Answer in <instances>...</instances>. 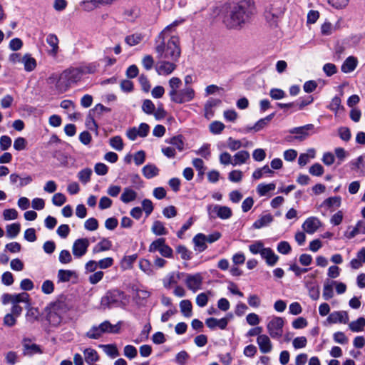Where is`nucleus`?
Returning <instances> with one entry per match:
<instances>
[{
  "label": "nucleus",
  "mask_w": 365,
  "mask_h": 365,
  "mask_svg": "<svg viewBox=\"0 0 365 365\" xmlns=\"http://www.w3.org/2000/svg\"><path fill=\"white\" fill-rule=\"evenodd\" d=\"M254 3L244 0L231 8L230 13L224 18L223 22L229 29L242 28L254 14Z\"/></svg>",
  "instance_id": "obj_1"
},
{
  "label": "nucleus",
  "mask_w": 365,
  "mask_h": 365,
  "mask_svg": "<svg viewBox=\"0 0 365 365\" xmlns=\"http://www.w3.org/2000/svg\"><path fill=\"white\" fill-rule=\"evenodd\" d=\"M155 51L158 60L178 61L181 53L179 38L173 36L165 43L163 32H160L155 41Z\"/></svg>",
  "instance_id": "obj_2"
},
{
  "label": "nucleus",
  "mask_w": 365,
  "mask_h": 365,
  "mask_svg": "<svg viewBox=\"0 0 365 365\" xmlns=\"http://www.w3.org/2000/svg\"><path fill=\"white\" fill-rule=\"evenodd\" d=\"M169 96L172 102L182 104L195 98V92L191 86H184L180 89L182 81L178 77H173L169 81Z\"/></svg>",
  "instance_id": "obj_3"
},
{
  "label": "nucleus",
  "mask_w": 365,
  "mask_h": 365,
  "mask_svg": "<svg viewBox=\"0 0 365 365\" xmlns=\"http://www.w3.org/2000/svg\"><path fill=\"white\" fill-rule=\"evenodd\" d=\"M92 72L93 71L90 69L85 71L80 68H70L65 70L61 73V79L58 82L60 92H66L70 88L71 84L76 83L81 79L83 73Z\"/></svg>",
  "instance_id": "obj_4"
},
{
  "label": "nucleus",
  "mask_w": 365,
  "mask_h": 365,
  "mask_svg": "<svg viewBox=\"0 0 365 365\" xmlns=\"http://www.w3.org/2000/svg\"><path fill=\"white\" fill-rule=\"evenodd\" d=\"M284 12V7L280 1L268 5L264 12L267 23L272 27H276Z\"/></svg>",
  "instance_id": "obj_5"
},
{
  "label": "nucleus",
  "mask_w": 365,
  "mask_h": 365,
  "mask_svg": "<svg viewBox=\"0 0 365 365\" xmlns=\"http://www.w3.org/2000/svg\"><path fill=\"white\" fill-rule=\"evenodd\" d=\"M127 297L122 291L114 289L109 291L102 298L101 304L107 307H120L125 304Z\"/></svg>",
  "instance_id": "obj_6"
},
{
  "label": "nucleus",
  "mask_w": 365,
  "mask_h": 365,
  "mask_svg": "<svg viewBox=\"0 0 365 365\" xmlns=\"http://www.w3.org/2000/svg\"><path fill=\"white\" fill-rule=\"evenodd\" d=\"M207 210L212 218L219 217L221 220H227L232 215V210L227 206L209 205L207 207Z\"/></svg>",
  "instance_id": "obj_7"
},
{
  "label": "nucleus",
  "mask_w": 365,
  "mask_h": 365,
  "mask_svg": "<svg viewBox=\"0 0 365 365\" xmlns=\"http://www.w3.org/2000/svg\"><path fill=\"white\" fill-rule=\"evenodd\" d=\"M284 319L279 317H274L268 322L267 329L272 338H279L283 334Z\"/></svg>",
  "instance_id": "obj_8"
},
{
  "label": "nucleus",
  "mask_w": 365,
  "mask_h": 365,
  "mask_svg": "<svg viewBox=\"0 0 365 365\" xmlns=\"http://www.w3.org/2000/svg\"><path fill=\"white\" fill-rule=\"evenodd\" d=\"M157 251L164 257L170 258L173 256V250L165 244L164 238H158L150 245L149 252H155Z\"/></svg>",
  "instance_id": "obj_9"
},
{
  "label": "nucleus",
  "mask_w": 365,
  "mask_h": 365,
  "mask_svg": "<svg viewBox=\"0 0 365 365\" xmlns=\"http://www.w3.org/2000/svg\"><path fill=\"white\" fill-rule=\"evenodd\" d=\"M178 61H169L167 59L158 60L155 65V71L160 76H168L177 68L175 62Z\"/></svg>",
  "instance_id": "obj_10"
},
{
  "label": "nucleus",
  "mask_w": 365,
  "mask_h": 365,
  "mask_svg": "<svg viewBox=\"0 0 365 365\" xmlns=\"http://www.w3.org/2000/svg\"><path fill=\"white\" fill-rule=\"evenodd\" d=\"M90 242L87 238H80L75 240L72 246V252L75 257L80 258L87 252Z\"/></svg>",
  "instance_id": "obj_11"
},
{
  "label": "nucleus",
  "mask_w": 365,
  "mask_h": 365,
  "mask_svg": "<svg viewBox=\"0 0 365 365\" xmlns=\"http://www.w3.org/2000/svg\"><path fill=\"white\" fill-rule=\"evenodd\" d=\"M29 299V295L26 292H22L17 294H11L5 293L1 296V302L3 304H7L11 303L14 304H18L20 302H28Z\"/></svg>",
  "instance_id": "obj_12"
},
{
  "label": "nucleus",
  "mask_w": 365,
  "mask_h": 365,
  "mask_svg": "<svg viewBox=\"0 0 365 365\" xmlns=\"http://www.w3.org/2000/svg\"><path fill=\"white\" fill-rule=\"evenodd\" d=\"M185 284L189 289L193 292H196L197 290L201 289L202 277L200 273L187 274L185 279Z\"/></svg>",
  "instance_id": "obj_13"
},
{
  "label": "nucleus",
  "mask_w": 365,
  "mask_h": 365,
  "mask_svg": "<svg viewBox=\"0 0 365 365\" xmlns=\"http://www.w3.org/2000/svg\"><path fill=\"white\" fill-rule=\"evenodd\" d=\"M313 127L314 125L312 124H307L304 126L297 127L289 130L290 133L297 134L295 136L291 137V138L299 141L304 140L309 136L308 131L312 130Z\"/></svg>",
  "instance_id": "obj_14"
},
{
  "label": "nucleus",
  "mask_w": 365,
  "mask_h": 365,
  "mask_svg": "<svg viewBox=\"0 0 365 365\" xmlns=\"http://www.w3.org/2000/svg\"><path fill=\"white\" fill-rule=\"evenodd\" d=\"M274 117V114H270L264 118L259 119L253 126H247L244 128L245 133H250L252 131L258 132L264 128L272 120Z\"/></svg>",
  "instance_id": "obj_15"
},
{
  "label": "nucleus",
  "mask_w": 365,
  "mask_h": 365,
  "mask_svg": "<svg viewBox=\"0 0 365 365\" xmlns=\"http://www.w3.org/2000/svg\"><path fill=\"white\" fill-rule=\"evenodd\" d=\"M321 226L319 220L314 217L307 218L302 225L303 230L308 234L314 233Z\"/></svg>",
  "instance_id": "obj_16"
},
{
  "label": "nucleus",
  "mask_w": 365,
  "mask_h": 365,
  "mask_svg": "<svg viewBox=\"0 0 365 365\" xmlns=\"http://www.w3.org/2000/svg\"><path fill=\"white\" fill-rule=\"evenodd\" d=\"M257 343L263 354L269 353L272 349V344L268 336L262 334L257 336Z\"/></svg>",
  "instance_id": "obj_17"
},
{
  "label": "nucleus",
  "mask_w": 365,
  "mask_h": 365,
  "mask_svg": "<svg viewBox=\"0 0 365 365\" xmlns=\"http://www.w3.org/2000/svg\"><path fill=\"white\" fill-rule=\"evenodd\" d=\"M327 321L331 324H346L349 322V316L345 311L334 312L329 315Z\"/></svg>",
  "instance_id": "obj_18"
},
{
  "label": "nucleus",
  "mask_w": 365,
  "mask_h": 365,
  "mask_svg": "<svg viewBox=\"0 0 365 365\" xmlns=\"http://www.w3.org/2000/svg\"><path fill=\"white\" fill-rule=\"evenodd\" d=\"M23 347V354L25 356H32L36 354H42L41 347L36 344H32L30 339H26L24 340Z\"/></svg>",
  "instance_id": "obj_19"
},
{
  "label": "nucleus",
  "mask_w": 365,
  "mask_h": 365,
  "mask_svg": "<svg viewBox=\"0 0 365 365\" xmlns=\"http://www.w3.org/2000/svg\"><path fill=\"white\" fill-rule=\"evenodd\" d=\"M205 324L210 329H212L216 327H219L220 329H225L227 326L228 319L227 317H224L217 319L216 318L210 317L206 319Z\"/></svg>",
  "instance_id": "obj_20"
},
{
  "label": "nucleus",
  "mask_w": 365,
  "mask_h": 365,
  "mask_svg": "<svg viewBox=\"0 0 365 365\" xmlns=\"http://www.w3.org/2000/svg\"><path fill=\"white\" fill-rule=\"evenodd\" d=\"M262 257L265 259L267 264L269 266H274L278 261L279 257L274 252L271 248H265L262 253Z\"/></svg>",
  "instance_id": "obj_21"
},
{
  "label": "nucleus",
  "mask_w": 365,
  "mask_h": 365,
  "mask_svg": "<svg viewBox=\"0 0 365 365\" xmlns=\"http://www.w3.org/2000/svg\"><path fill=\"white\" fill-rule=\"evenodd\" d=\"M274 220L271 214H265L261 215L252 225L255 229H261L269 225Z\"/></svg>",
  "instance_id": "obj_22"
},
{
  "label": "nucleus",
  "mask_w": 365,
  "mask_h": 365,
  "mask_svg": "<svg viewBox=\"0 0 365 365\" xmlns=\"http://www.w3.org/2000/svg\"><path fill=\"white\" fill-rule=\"evenodd\" d=\"M51 307L62 316L71 309V306L66 300H58Z\"/></svg>",
  "instance_id": "obj_23"
},
{
  "label": "nucleus",
  "mask_w": 365,
  "mask_h": 365,
  "mask_svg": "<svg viewBox=\"0 0 365 365\" xmlns=\"http://www.w3.org/2000/svg\"><path fill=\"white\" fill-rule=\"evenodd\" d=\"M112 247V242L106 238H103L101 241L97 243L93 248V254H98L101 252L108 251Z\"/></svg>",
  "instance_id": "obj_24"
},
{
  "label": "nucleus",
  "mask_w": 365,
  "mask_h": 365,
  "mask_svg": "<svg viewBox=\"0 0 365 365\" xmlns=\"http://www.w3.org/2000/svg\"><path fill=\"white\" fill-rule=\"evenodd\" d=\"M46 43L51 47L48 53L55 56L58 51V39L55 34H50L46 37Z\"/></svg>",
  "instance_id": "obj_25"
},
{
  "label": "nucleus",
  "mask_w": 365,
  "mask_h": 365,
  "mask_svg": "<svg viewBox=\"0 0 365 365\" xmlns=\"http://www.w3.org/2000/svg\"><path fill=\"white\" fill-rule=\"evenodd\" d=\"M192 241L195 245V250L202 252L207 248L205 235L199 233L194 237Z\"/></svg>",
  "instance_id": "obj_26"
},
{
  "label": "nucleus",
  "mask_w": 365,
  "mask_h": 365,
  "mask_svg": "<svg viewBox=\"0 0 365 365\" xmlns=\"http://www.w3.org/2000/svg\"><path fill=\"white\" fill-rule=\"evenodd\" d=\"M83 353L85 361L88 364H93L99 360L98 352L93 349H86Z\"/></svg>",
  "instance_id": "obj_27"
},
{
  "label": "nucleus",
  "mask_w": 365,
  "mask_h": 365,
  "mask_svg": "<svg viewBox=\"0 0 365 365\" xmlns=\"http://www.w3.org/2000/svg\"><path fill=\"white\" fill-rule=\"evenodd\" d=\"M144 38V36L140 33H135L128 35L125 38V42L129 46L138 45Z\"/></svg>",
  "instance_id": "obj_28"
},
{
  "label": "nucleus",
  "mask_w": 365,
  "mask_h": 365,
  "mask_svg": "<svg viewBox=\"0 0 365 365\" xmlns=\"http://www.w3.org/2000/svg\"><path fill=\"white\" fill-rule=\"evenodd\" d=\"M143 174L148 179L153 178L159 174V169L153 164H148L143 168Z\"/></svg>",
  "instance_id": "obj_29"
},
{
  "label": "nucleus",
  "mask_w": 365,
  "mask_h": 365,
  "mask_svg": "<svg viewBox=\"0 0 365 365\" xmlns=\"http://www.w3.org/2000/svg\"><path fill=\"white\" fill-rule=\"evenodd\" d=\"M250 158V153L246 150L237 152L233 157L232 165L233 166L242 165Z\"/></svg>",
  "instance_id": "obj_30"
},
{
  "label": "nucleus",
  "mask_w": 365,
  "mask_h": 365,
  "mask_svg": "<svg viewBox=\"0 0 365 365\" xmlns=\"http://www.w3.org/2000/svg\"><path fill=\"white\" fill-rule=\"evenodd\" d=\"M63 316L54 311L51 307H49V311L47 314V319L49 323L53 326H58L61 322Z\"/></svg>",
  "instance_id": "obj_31"
},
{
  "label": "nucleus",
  "mask_w": 365,
  "mask_h": 365,
  "mask_svg": "<svg viewBox=\"0 0 365 365\" xmlns=\"http://www.w3.org/2000/svg\"><path fill=\"white\" fill-rule=\"evenodd\" d=\"M137 197V192L133 190L125 187L120 196V200L124 203H128L135 200Z\"/></svg>",
  "instance_id": "obj_32"
},
{
  "label": "nucleus",
  "mask_w": 365,
  "mask_h": 365,
  "mask_svg": "<svg viewBox=\"0 0 365 365\" xmlns=\"http://www.w3.org/2000/svg\"><path fill=\"white\" fill-rule=\"evenodd\" d=\"M365 262V248H362L358 253L357 257L351 261V267L353 269H359Z\"/></svg>",
  "instance_id": "obj_33"
},
{
  "label": "nucleus",
  "mask_w": 365,
  "mask_h": 365,
  "mask_svg": "<svg viewBox=\"0 0 365 365\" xmlns=\"http://www.w3.org/2000/svg\"><path fill=\"white\" fill-rule=\"evenodd\" d=\"M356 59L352 56H350L346 59L341 66V71L344 73H350L353 71L356 66Z\"/></svg>",
  "instance_id": "obj_34"
},
{
  "label": "nucleus",
  "mask_w": 365,
  "mask_h": 365,
  "mask_svg": "<svg viewBox=\"0 0 365 365\" xmlns=\"http://www.w3.org/2000/svg\"><path fill=\"white\" fill-rule=\"evenodd\" d=\"M6 236L10 239L15 238L20 232L21 225L19 223H13L6 227Z\"/></svg>",
  "instance_id": "obj_35"
},
{
  "label": "nucleus",
  "mask_w": 365,
  "mask_h": 365,
  "mask_svg": "<svg viewBox=\"0 0 365 365\" xmlns=\"http://www.w3.org/2000/svg\"><path fill=\"white\" fill-rule=\"evenodd\" d=\"M22 63L24 65V69L26 71H32L36 66V60L29 54H26L22 58Z\"/></svg>",
  "instance_id": "obj_36"
},
{
  "label": "nucleus",
  "mask_w": 365,
  "mask_h": 365,
  "mask_svg": "<svg viewBox=\"0 0 365 365\" xmlns=\"http://www.w3.org/2000/svg\"><path fill=\"white\" fill-rule=\"evenodd\" d=\"M180 311H181L182 314L185 317H190L192 316V303L190 300H188V299L182 300L180 302Z\"/></svg>",
  "instance_id": "obj_37"
},
{
  "label": "nucleus",
  "mask_w": 365,
  "mask_h": 365,
  "mask_svg": "<svg viewBox=\"0 0 365 365\" xmlns=\"http://www.w3.org/2000/svg\"><path fill=\"white\" fill-rule=\"evenodd\" d=\"M101 348L103 349L104 352L109 356L110 357L114 359L119 356V351L117 349L116 345L115 344H105V345H100Z\"/></svg>",
  "instance_id": "obj_38"
},
{
  "label": "nucleus",
  "mask_w": 365,
  "mask_h": 365,
  "mask_svg": "<svg viewBox=\"0 0 365 365\" xmlns=\"http://www.w3.org/2000/svg\"><path fill=\"white\" fill-rule=\"evenodd\" d=\"M101 333H118L119 328L116 325L111 324L108 321H105L98 325Z\"/></svg>",
  "instance_id": "obj_39"
},
{
  "label": "nucleus",
  "mask_w": 365,
  "mask_h": 365,
  "mask_svg": "<svg viewBox=\"0 0 365 365\" xmlns=\"http://www.w3.org/2000/svg\"><path fill=\"white\" fill-rule=\"evenodd\" d=\"M151 230L155 235H165L168 233L164 224L158 220H156L153 222Z\"/></svg>",
  "instance_id": "obj_40"
},
{
  "label": "nucleus",
  "mask_w": 365,
  "mask_h": 365,
  "mask_svg": "<svg viewBox=\"0 0 365 365\" xmlns=\"http://www.w3.org/2000/svg\"><path fill=\"white\" fill-rule=\"evenodd\" d=\"M180 279L179 273L172 272L168 274L163 279L164 286L167 288L178 283Z\"/></svg>",
  "instance_id": "obj_41"
},
{
  "label": "nucleus",
  "mask_w": 365,
  "mask_h": 365,
  "mask_svg": "<svg viewBox=\"0 0 365 365\" xmlns=\"http://www.w3.org/2000/svg\"><path fill=\"white\" fill-rule=\"evenodd\" d=\"M136 255L125 256L120 262L121 268L124 270L131 269L133 267V264L136 260Z\"/></svg>",
  "instance_id": "obj_42"
},
{
  "label": "nucleus",
  "mask_w": 365,
  "mask_h": 365,
  "mask_svg": "<svg viewBox=\"0 0 365 365\" xmlns=\"http://www.w3.org/2000/svg\"><path fill=\"white\" fill-rule=\"evenodd\" d=\"M349 329L354 332H359L364 329L365 327V319L363 317L359 318L357 320L351 322L349 324Z\"/></svg>",
  "instance_id": "obj_43"
},
{
  "label": "nucleus",
  "mask_w": 365,
  "mask_h": 365,
  "mask_svg": "<svg viewBox=\"0 0 365 365\" xmlns=\"http://www.w3.org/2000/svg\"><path fill=\"white\" fill-rule=\"evenodd\" d=\"M123 16L125 19L128 21H133L139 16V10L136 7L128 9L124 11Z\"/></svg>",
  "instance_id": "obj_44"
},
{
  "label": "nucleus",
  "mask_w": 365,
  "mask_h": 365,
  "mask_svg": "<svg viewBox=\"0 0 365 365\" xmlns=\"http://www.w3.org/2000/svg\"><path fill=\"white\" fill-rule=\"evenodd\" d=\"M333 283L332 282H325L324 284V289H323V298L324 300H329L334 296L333 292Z\"/></svg>",
  "instance_id": "obj_45"
},
{
  "label": "nucleus",
  "mask_w": 365,
  "mask_h": 365,
  "mask_svg": "<svg viewBox=\"0 0 365 365\" xmlns=\"http://www.w3.org/2000/svg\"><path fill=\"white\" fill-rule=\"evenodd\" d=\"M341 197L339 196H334L331 197L327 199H326L323 203V206H326L328 208H331L332 207H339L341 205Z\"/></svg>",
  "instance_id": "obj_46"
},
{
  "label": "nucleus",
  "mask_w": 365,
  "mask_h": 365,
  "mask_svg": "<svg viewBox=\"0 0 365 365\" xmlns=\"http://www.w3.org/2000/svg\"><path fill=\"white\" fill-rule=\"evenodd\" d=\"M275 187L274 183L259 184L257 186V191L260 196H264L269 191L274 190Z\"/></svg>",
  "instance_id": "obj_47"
},
{
  "label": "nucleus",
  "mask_w": 365,
  "mask_h": 365,
  "mask_svg": "<svg viewBox=\"0 0 365 365\" xmlns=\"http://www.w3.org/2000/svg\"><path fill=\"white\" fill-rule=\"evenodd\" d=\"M92 170L91 168H85L78 173V178L83 184H86L91 180Z\"/></svg>",
  "instance_id": "obj_48"
},
{
  "label": "nucleus",
  "mask_w": 365,
  "mask_h": 365,
  "mask_svg": "<svg viewBox=\"0 0 365 365\" xmlns=\"http://www.w3.org/2000/svg\"><path fill=\"white\" fill-rule=\"evenodd\" d=\"M39 316L40 313L38 309L34 307H29L26 314L27 320L30 322H34L38 320Z\"/></svg>",
  "instance_id": "obj_49"
},
{
  "label": "nucleus",
  "mask_w": 365,
  "mask_h": 365,
  "mask_svg": "<svg viewBox=\"0 0 365 365\" xmlns=\"http://www.w3.org/2000/svg\"><path fill=\"white\" fill-rule=\"evenodd\" d=\"M264 249V244L260 240L256 241L249 246L250 251L254 255L260 254L262 255Z\"/></svg>",
  "instance_id": "obj_50"
},
{
  "label": "nucleus",
  "mask_w": 365,
  "mask_h": 365,
  "mask_svg": "<svg viewBox=\"0 0 365 365\" xmlns=\"http://www.w3.org/2000/svg\"><path fill=\"white\" fill-rule=\"evenodd\" d=\"M210 131L215 135L220 134L225 128V125L220 121H213L210 124Z\"/></svg>",
  "instance_id": "obj_51"
},
{
  "label": "nucleus",
  "mask_w": 365,
  "mask_h": 365,
  "mask_svg": "<svg viewBox=\"0 0 365 365\" xmlns=\"http://www.w3.org/2000/svg\"><path fill=\"white\" fill-rule=\"evenodd\" d=\"M73 274V272H72L71 270L59 269L58 272V282H68L71 279Z\"/></svg>",
  "instance_id": "obj_52"
},
{
  "label": "nucleus",
  "mask_w": 365,
  "mask_h": 365,
  "mask_svg": "<svg viewBox=\"0 0 365 365\" xmlns=\"http://www.w3.org/2000/svg\"><path fill=\"white\" fill-rule=\"evenodd\" d=\"M103 334L98 326L92 327L89 331H88L86 334V336L89 339H99Z\"/></svg>",
  "instance_id": "obj_53"
},
{
  "label": "nucleus",
  "mask_w": 365,
  "mask_h": 365,
  "mask_svg": "<svg viewBox=\"0 0 365 365\" xmlns=\"http://www.w3.org/2000/svg\"><path fill=\"white\" fill-rule=\"evenodd\" d=\"M110 145L116 150L120 151L123 148V140L120 136H115L110 139Z\"/></svg>",
  "instance_id": "obj_54"
},
{
  "label": "nucleus",
  "mask_w": 365,
  "mask_h": 365,
  "mask_svg": "<svg viewBox=\"0 0 365 365\" xmlns=\"http://www.w3.org/2000/svg\"><path fill=\"white\" fill-rule=\"evenodd\" d=\"M123 354H124L125 356H126L127 358H128L130 359H134L137 356L138 351L134 346L126 345L124 347Z\"/></svg>",
  "instance_id": "obj_55"
},
{
  "label": "nucleus",
  "mask_w": 365,
  "mask_h": 365,
  "mask_svg": "<svg viewBox=\"0 0 365 365\" xmlns=\"http://www.w3.org/2000/svg\"><path fill=\"white\" fill-rule=\"evenodd\" d=\"M155 106L154 103L149 99L143 101L142 105V110L147 114L151 115L154 113Z\"/></svg>",
  "instance_id": "obj_56"
},
{
  "label": "nucleus",
  "mask_w": 365,
  "mask_h": 365,
  "mask_svg": "<svg viewBox=\"0 0 365 365\" xmlns=\"http://www.w3.org/2000/svg\"><path fill=\"white\" fill-rule=\"evenodd\" d=\"M170 143L176 147L179 151L184 150V142L182 135H178L172 138L170 140Z\"/></svg>",
  "instance_id": "obj_57"
},
{
  "label": "nucleus",
  "mask_w": 365,
  "mask_h": 365,
  "mask_svg": "<svg viewBox=\"0 0 365 365\" xmlns=\"http://www.w3.org/2000/svg\"><path fill=\"white\" fill-rule=\"evenodd\" d=\"M18 216V212L14 208L6 209L3 211V217L5 220H16Z\"/></svg>",
  "instance_id": "obj_58"
},
{
  "label": "nucleus",
  "mask_w": 365,
  "mask_h": 365,
  "mask_svg": "<svg viewBox=\"0 0 365 365\" xmlns=\"http://www.w3.org/2000/svg\"><path fill=\"white\" fill-rule=\"evenodd\" d=\"M211 292H208L207 293H200L196 297V304L200 307H203L207 305L208 302V294H210Z\"/></svg>",
  "instance_id": "obj_59"
},
{
  "label": "nucleus",
  "mask_w": 365,
  "mask_h": 365,
  "mask_svg": "<svg viewBox=\"0 0 365 365\" xmlns=\"http://www.w3.org/2000/svg\"><path fill=\"white\" fill-rule=\"evenodd\" d=\"M18 355L16 352L10 351L5 354V361L9 365H14L17 362Z\"/></svg>",
  "instance_id": "obj_60"
},
{
  "label": "nucleus",
  "mask_w": 365,
  "mask_h": 365,
  "mask_svg": "<svg viewBox=\"0 0 365 365\" xmlns=\"http://www.w3.org/2000/svg\"><path fill=\"white\" fill-rule=\"evenodd\" d=\"M177 252L180 255L182 259L189 260L191 258L192 252L189 251L185 246H178L177 247Z\"/></svg>",
  "instance_id": "obj_61"
},
{
  "label": "nucleus",
  "mask_w": 365,
  "mask_h": 365,
  "mask_svg": "<svg viewBox=\"0 0 365 365\" xmlns=\"http://www.w3.org/2000/svg\"><path fill=\"white\" fill-rule=\"evenodd\" d=\"M58 259L62 264H68L71 262L72 256L69 251L63 250L60 252Z\"/></svg>",
  "instance_id": "obj_62"
},
{
  "label": "nucleus",
  "mask_w": 365,
  "mask_h": 365,
  "mask_svg": "<svg viewBox=\"0 0 365 365\" xmlns=\"http://www.w3.org/2000/svg\"><path fill=\"white\" fill-rule=\"evenodd\" d=\"M307 340L305 336H298L294 339L292 341L293 346L294 349H302L307 346Z\"/></svg>",
  "instance_id": "obj_63"
},
{
  "label": "nucleus",
  "mask_w": 365,
  "mask_h": 365,
  "mask_svg": "<svg viewBox=\"0 0 365 365\" xmlns=\"http://www.w3.org/2000/svg\"><path fill=\"white\" fill-rule=\"evenodd\" d=\"M84 227L86 230L90 231L96 230L98 227V220L96 218L91 217L85 222Z\"/></svg>",
  "instance_id": "obj_64"
}]
</instances>
